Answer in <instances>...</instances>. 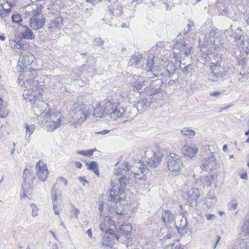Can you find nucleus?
<instances>
[{
    "label": "nucleus",
    "instance_id": "ea45409f",
    "mask_svg": "<svg viewBox=\"0 0 249 249\" xmlns=\"http://www.w3.org/2000/svg\"><path fill=\"white\" fill-rule=\"evenodd\" d=\"M206 216L207 219L208 220H213L215 217L214 214H206Z\"/></svg>",
    "mask_w": 249,
    "mask_h": 249
},
{
    "label": "nucleus",
    "instance_id": "473e14b6",
    "mask_svg": "<svg viewBox=\"0 0 249 249\" xmlns=\"http://www.w3.org/2000/svg\"><path fill=\"white\" fill-rule=\"evenodd\" d=\"M243 231L246 232L249 235V222H245L242 226Z\"/></svg>",
    "mask_w": 249,
    "mask_h": 249
},
{
    "label": "nucleus",
    "instance_id": "a18cd8bd",
    "mask_svg": "<svg viewBox=\"0 0 249 249\" xmlns=\"http://www.w3.org/2000/svg\"><path fill=\"white\" fill-rule=\"evenodd\" d=\"M77 154L82 156H87V152L86 151H77Z\"/></svg>",
    "mask_w": 249,
    "mask_h": 249
},
{
    "label": "nucleus",
    "instance_id": "680f3d73",
    "mask_svg": "<svg viewBox=\"0 0 249 249\" xmlns=\"http://www.w3.org/2000/svg\"><path fill=\"white\" fill-rule=\"evenodd\" d=\"M190 26H191V27H193H193H194V25L193 23V22H190L189 23V24H188V27H189H189H190Z\"/></svg>",
    "mask_w": 249,
    "mask_h": 249
},
{
    "label": "nucleus",
    "instance_id": "3c124183",
    "mask_svg": "<svg viewBox=\"0 0 249 249\" xmlns=\"http://www.w3.org/2000/svg\"><path fill=\"white\" fill-rule=\"evenodd\" d=\"M87 233L88 234V235L89 236V237H92V231H91V229H89L88 231H87Z\"/></svg>",
    "mask_w": 249,
    "mask_h": 249
},
{
    "label": "nucleus",
    "instance_id": "f257e3e1",
    "mask_svg": "<svg viewBox=\"0 0 249 249\" xmlns=\"http://www.w3.org/2000/svg\"><path fill=\"white\" fill-rule=\"evenodd\" d=\"M125 215L122 212L111 211L110 215L106 216L100 224L101 230L105 232L102 239L103 246H109L115 240H118L120 236H127L130 235L132 227L130 224H122L119 228L115 225V222L120 223L124 220Z\"/></svg>",
    "mask_w": 249,
    "mask_h": 249
},
{
    "label": "nucleus",
    "instance_id": "864d4df0",
    "mask_svg": "<svg viewBox=\"0 0 249 249\" xmlns=\"http://www.w3.org/2000/svg\"><path fill=\"white\" fill-rule=\"evenodd\" d=\"M103 208H104V204L103 203H101L100 206H99V210L101 212H103Z\"/></svg>",
    "mask_w": 249,
    "mask_h": 249
},
{
    "label": "nucleus",
    "instance_id": "58836bf2",
    "mask_svg": "<svg viewBox=\"0 0 249 249\" xmlns=\"http://www.w3.org/2000/svg\"><path fill=\"white\" fill-rule=\"evenodd\" d=\"M53 210L55 214L58 215L59 213V210L58 207L56 205L53 206Z\"/></svg>",
    "mask_w": 249,
    "mask_h": 249
},
{
    "label": "nucleus",
    "instance_id": "f704fd0d",
    "mask_svg": "<svg viewBox=\"0 0 249 249\" xmlns=\"http://www.w3.org/2000/svg\"><path fill=\"white\" fill-rule=\"evenodd\" d=\"M82 113L84 117L83 118L81 117L80 119H78V122L80 123H82L85 121L87 119V118L88 117V114L87 112L83 111Z\"/></svg>",
    "mask_w": 249,
    "mask_h": 249
},
{
    "label": "nucleus",
    "instance_id": "39448f33",
    "mask_svg": "<svg viewBox=\"0 0 249 249\" xmlns=\"http://www.w3.org/2000/svg\"><path fill=\"white\" fill-rule=\"evenodd\" d=\"M62 119V117L59 113L55 112L48 114L45 117L47 130L52 132L58 128L61 125Z\"/></svg>",
    "mask_w": 249,
    "mask_h": 249
},
{
    "label": "nucleus",
    "instance_id": "5701e85b",
    "mask_svg": "<svg viewBox=\"0 0 249 249\" xmlns=\"http://www.w3.org/2000/svg\"><path fill=\"white\" fill-rule=\"evenodd\" d=\"M218 35L219 34L217 33L215 31L213 30H211V31H210L209 37H206L207 41L210 42L211 43L215 44V38H217Z\"/></svg>",
    "mask_w": 249,
    "mask_h": 249
},
{
    "label": "nucleus",
    "instance_id": "4d7b16f0",
    "mask_svg": "<svg viewBox=\"0 0 249 249\" xmlns=\"http://www.w3.org/2000/svg\"><path fill=\"white\" fill-rule=\"evenodd\" d=\"M220 237H218V239H217V240L216 241L215 245H214V246L213 247V249H215L217 246V244H218V242L219 241L220 239Z\"/></svg>",
    "mask_w": 249,
    "mask_h": 249
},
{
    "label": "nucleus",
    "instance_id": "9d476101",
    "mask_svg": "<svg viewBox=\"0 0 249 249\" xmlns=\"http://www.w3.org/2000/svg\"><path fill=\"white\" fill-rule=\"evenodd\" d=\"M163 157L162 154L159 150L153 153L152 156L148 160L147 164L150 167H156L160 163Z\"/></svg>",
    "mask_w": 249,
    "mask_h": 249
},
{
    "label": "nucleus",
    "instance_id": "c756f323",
    "mask_svg": "<svg viewBox=\"0 0 249 249\" xmlns=\"http://www.w3.org/2000/svg\"><path fill=\"white\" fill-rule=\"evenodd\" d=\"M173 217L172 213L169 211H166L162 217V220L165 222L166 221L170 220Z\"/></svg>",
    "mask_w": 249,
    "mask_h": 249
},
{
    "label": "nucleus",
    "instance_id": "e2e57ef3",
    "mask_svg": "<svg viewBox=\"0 0 249 249\" xmlns=\"http://www.w3.org/2000/svg\"><path fill=\"white\" fill-rule=\"evenodd\" d=\"M245 135H246V136H248V135H249V129L248 130V131H247V132L245 133Z\"/></svg>",
    "mask_w": 249,
    "mask_h": 249
},
{
    "label": "nucleus",
    "instance_id": "20e7f679",
    "mask_svg": "<svg viewBox=\"0 0 249 249\" xmlns=\"http://www.w3.org/2000/svg\"><path fill=\"white\" fill-rule=\"evenodd\" d=\"M33 16L29 20V25L33 30H37L44 26L45 19L41 14V10L36 9L32 11Z\"/></svg>",
    "mask_w": 249,
    "mask_h": 249
},
{
    "label": "nucleus",
    "instance_id": "2eb2a0df",
    "mask_svg": "<svg viewBox=\"0 0 249 249\" xmlns=\"http://www.w3.org/2000/svg\"><path fill=\"white\" fill-rule=\"evenodd\" d=\"M22 30L20 33V37L25 39H34L35 36L33 32L27 26H22Z\"/></svg>",
    "mask_w": 249,
    "mask_h": 249
},
{
    "label": "nucleus",
    "instance_id": "6e6d98bb",
    "mask_svg": "<svg viewBox=\"0 0 249 249\" xmlns=\"http://www.w3.org/2000/svg\"><path fill=\"white\" fill-rule=\"evenodd\" d=\"M223 150L224 151V152H226L228 150V147H227V145H224L223 146Z\"/></svg>",
    "mask_w": 249,
    "mask_h": 249
},
{
    "label": "nucleus",
    "instance_id": "774afa93",
    "mask_svg": "<svg viewBox=\"0 0 249 249\" xmlns=\"http://www.w3.org/2000/svg\"><path fill=\"white\" fill-rule=\"evenodd\" d=\"M248 166L249 167V162L248 163Z\"/></svg>",
    "mask_w": 249,
    "mask_h": 249
},
{
    "label": "nucleus",
    "instance_id": "ddd939ff",
    "mask_svg": "<svg viewBox=\"0 0 249 249\" xmlns=\"http://www.w3.org/2000/svg\"><path fill=\"white\" fill-rule=\"evenodd\" d=\"M63 24V18L61 17H58L53 20H52L49 24L48 29L51 32L55 31L59 29Z\"/></svg>",
    "mask_w": 249,
    "mask_h": 249
},
{
    "label": "nucleus",
    "instance_id": "f03ea898",
    "mask_svg": "<svg viewBox=\"0 0 249 249\" xmlns=\"http://www.w3.org/2000/svg\"><path fill=\"white\" fill-rule=\"evenodd\" d=\"M167 166L170 172L178 175L183 168V164L176 154L170 153L167 157Z\"/></svg>",
    "mask_w": 249,
    "mask_h": 249
},
{
    "label": "nucleus",
    "instance_id": "c9c22d12",
    "mask_svg": "<svg viewBox=\"0 0 249 249\" xmlns=\"http://www.w3.org/2000/svg\"><path fill=\"white\" fill-rule=\"evenodd\" d=\"M96 151H97V149L96 148L92 149H89V150L86 151L87 157H90V156H91L93 155L94 152H95Z\"/></svg>",
    "mask_w": 249,
    "mask_h": 249
},
{
    "label": "nucleus",
    "instance_id": "052dcab7",
    "mask_svg": "<svg viewBox=\"0 0 249 249\" xmlns=\"http://www.w3.org/2000/svg\"><path fill=\"white\" fill-rule=\"evenodd\" d=\"M50 232L52 233V234L53 236L55 239H56V235H55V234H54V232H53V231H50Z\"/></svg>",
    "mask_w": 249,
    "mask_h": 249
},
{
    "label": "nucleus",
    "instance_id": "2f4dec72",
    "mask_svg": "<svg viewBox=\"0 0 249 249\" xmlns=\"http://www.w3.org/2000/svg\"><path fill=\"white\" fill-rule=\"evenodd\" d=\"M31 206L32 208V215L33 216H36L37 215L38 208L34 204H32Z\"/></svg>",
    "mask_w": 249,
    "mask_h": 249
},
{
    "label": "nucleus",
    "instance_id": "4be33fe9",
    "mask_svg": "<svg viewBox=\"0 0 249 249\" xmlns=\"http://www.w3.org/2000/svg\"><path fill=\"white\" fill-rule=\"evenodd\" d=\"M88 169L92 170L97 176L99 175V171L98 168V164L96 161H92L90 162L87 163Z\"/></svg>",
    "mask_w": 249,
    "mask_h": 249
},
{
    "label": "nucleus",
    "instance_id": "423d86ee",
    "mask_svg": "<svg viewBox=\"0 0 249 249\" xmlns=\"http://www.w3.org/2000/svg\"><path fill=\"white\" fill-rule=\"evenodd\" d=\"M36 174L38 180L42 182L45 181L49 174L47 164L42 160H39L36 164Z\"/></svg>",
    "mask_w": 249,
    "mask_h": 249
},
{
    "label": "nucleus",
    "instance_id": "5fc2aeb1",
    "mask_svg": "<svg viewBox=\"0 0 249 249\" xmlns=\"http://www.w3.org/2000/svg\"><path fill=\"white\" fill-rule=\"evenodd\" d=\"M237 203H234V204H231V207L234 209H236L237 208Z\"/></svg>",
    "mask_w": 249,
    "mask_h": 249
},
{
    "label": "nucleus",
    "instance_id": "b1692460",
    "mask_svg": "<svg viewBox=\"0 0 249 249\" xmlns=\"http://www.w3.org/2000/svg\"><path fill=\"white\" fill-rule=\"evenodd\" d=\"M129 170V166L127 162L123 163L121 165V167L118 168L117 170V173L116 174L120 175L123 174V171L125 172L128 171Z\"/></svg>",
    "mask_w": 249,
    "mask_h": 249
},
{
    "label": "nucleus",
    "instance_id": "cd10ccee",
    "mask_svg": "<svg viewBox=\"0 0 249 249\" xmlns=\"http://www.w3.org/2000/svg\"><path fill=\"white\" fill-rule=\"evenodd\" d=\"M11 18L12 21L16 23H19L22 20L21 16L19 13L14 14L12 15Z\"/></svg>",
    "mask_w": 249,
    "mask_h": 249
},
{
    "label": "nucleus",
    "instance_id": "8fccbe9b",
    "mask_svg": "<svg viewBox=\"0 0 249 249\" xmlns=\"http://www.w3.org/2000/svg\"><path fill=\"white\" fill-rule=\"evenodd\" d=\"M240 178L243 179H247L248 178V175L246 173H244L241 175Z\"/></svg>",
    "mask_w": 249,
    "mask_h": 249
},
{
    "label": "nucleus",
    "instance_id": "c85d7f7f",
    "mask_svg": "<svg viewBox=\"0 0 249 249\" xmlns=\"http://www.w3.org/2000/svg\"><path fill=\"white\" fill-rule=\"evenodd\" d=\"M240 247L242 249H249V239H242L240 242Z\"/></svg>",
    "mask_w": 249,
    "mask_h": 249
},
{
    "label": "nucleus",
    "instance_id": "a878e982",
    "mask_svg": "<svg viewBox=\"0 0 249 249\" xmlns=\"http://www.w3.org/2000/svg\"><path fill=\"white\" fill-rule=\"evenodd\" d=\"M25 128L26 134H28L29 137H30L35 129V125L34 124L29 125L26 124H25Z\"/></svg>",
    "mask_w": 249,
    "mask_h": 249
},
{
    "label": "nucleus",
    "instance_id": "72a5a7b5",
    "mask_svg": "<svg viewBox=\"0 0 249 249\" xmlns=\"http://www.w3.org/2000/svg\"><path fill=\"white\" fill-rule=\"evenodd\" d=\"M235 39L237 41V43L238 44H242L243 42V36H235Z\"/></svg>",
    "mask_w": 249,
    "mask_h": 249
},
{
    "label": "nucleus",
    "instance_id": "a19ab883",
    "mask_svg": "<svg viewBox=\"0 0 249 249\" xmlns=\"http://www.w3.org/2000/svg\"><path fill=\"white\" fill-rule=\"evenodd\" d=\"M221 93L219 91H213L210 93V95L213 96H218L221 95Z\"/></svg>",
    "mask_w": 249,
    "mask_h": 249
},
{
    "label": "nucleus",
    "instance_id": "f3484780",
    "mask_svg": "<svg viewBox=\"0 0 249 249\" xmlns=\"http://www.w3.org/2000/svg\"><path fill=\"white\" fill-rule=\"evenodd\" d=\"M148 172V169L144 165H142L139 167V170L135 173L134 177L138 179H145L146 174Z\"/></svg>",
    "mask_w": 249,
    "mask_h": 249
},
{
    "label": "nucleus",
    "instance_id": "bf43d9fd",
    "mask_svg": "<svg viewBox=\"0 0 249 249\" xmlns=\"http://www.w3.org/2000/svg\"><path fill=\"white\" fill-rule=\"evenodd\" d=\"M5 39V37L3 36H0V40L1 41H4Z\"/></svg>",
    "mask_w": 249,
    "mask_h": 249
},
{
    "label": "nucleus",
    "instance_id": "7c9ffc66",
    "mask_svg": "<svg viewBox=\"0 0 249 249\" xmlns=\"http://www.w3.org/2000/svg\"><path fill=\"white\" fill-rule=\"evenodd\" d=\"M8 115V111L6 109L5 107H0V119L5 118Z\"/></svg>",
    "mask_w": 249,
    "mask_h": 249
},
{
    "label": "nucleus",
    "instance_id": "393cba45",
    "mask_svg": "<svg viewBox=\"0 0 249 249\" xmlns=\"http://www.w3.org/2000/svg\"><path fill=\"white\" fill-rule=\"evenodd\" d=\"M216 176L211 174H209V175L207 176L205 178L206 185L208 186H210L211 184H212L216 179Z\"/></svg>",
    "mask_w": 249,
    "mask_h": 249
},
{
    "label": "nucleus",
    "instance_id": "603ef678",
    "mask_svg": "<svg viewBox=\"0 0 249 249\" xmlns=\"http://www.w3.org/2000/svg\"><path fill=\"white\" fill-rule=\"evenodd\" d=\"M246 21L248 25H249V13L247 14L246 16Z\"/></svg>",
    "mask_w": 249,
    "mask_h": 249
},
{
    "label": "nucleus",
    "instance_id": "bb28decb",
    "mask_svg": "<svg viewBox=\"0 0 249 249\" xmlns=\"http://www.w3.org/2000/svg\"><path fill=\"white\" fill-rule=\"evenodd\" d=\"M60 184H62L63 185L66 186L68 184V180L63 177L59 178L56 181V182L53 185V189L55 190L57 187V185Z\"/></svg>",
    "mask_w": 249,
    "mask_h": 249
},
{
    "label": "nucleus",
    "instance_id": "09e8293b",
    "mask_svg": "<svg viewBox=\"0 0 249 249\" xmlns=\"http://www.w3.org/2000/svg\"><path fill=\"white\" fill-rule=\"evenodd\" d=\"M79 180L82 184H83L84 185H85V182H87V181L82 177H79Z\"/></svg>",
    "mask_w": 249,
    "mask_h": 249
},
{
    "label": "nucleus",
    "instance_id": "0e129e2a",
    "mask_svg": "<svg viewBox=\"0 0 249 249\" xmlns=\"http://www.w3.org/2000/svg\"><path fill=\"white\" fill-rule=\"evenodd\" d=\"M219 213L221 215H222L224 214V213H225L224 212H219Z\"/></svg>",
    "mask_w": 249,
    "mask_h": 249
},
{
    "label": "nucleus",
    "instance_id": "1a4fd4ad",
    "mask_svg": "<svg viewBox=\"0 0 249 249\" xmlns=\"http://www.w3.org/2000/svg\"><path fill=\"white\" fill-rule=\"evenodd\" d=\"M174 50H178V52H174V57H177L178 55H182L184 54L185 55L187 56L190 53V49L184 43L177 42L174 46Z\"/></svg>",
    "mask_w": 249,
    "mask_h": 249
},
{
    "label": "nucleus",
    "instance_id": "37998d69",
    "mask_svg": "<svg viewBox=\"0 0 249 249\" xmlns=\"http://www.w3.org/2000/svg\"><path fill=\"white\" fill-rule=\"evenodd\" d=\"M74 165L77 168H81L82 166V163L79 161H76L74 163Z\"/></svg>",
    "mask_w": 249,
    "mask_h": 249
},
{
    "label": "nucleus",
    "instance_id": "e433bc0d",
    "mask_svg": "<svg viewBox=\"0 0 249 249\" xmlns=\"http://www.w3.org/2000/svg\"><path fill=\"white\" fill-rule=\"evenodd\" d=\"M218 9H219V12H220V14L224 15L226 13L227 10L225 9V7L223 8H222L220 5H219Z\"/></svg>",
    "mask_w": 249,
    "mask_h": 249
},
{
    "label": "nucleus",
    "instance_id": "a211bd4d",
    "mask_svg": "<svg viewBox=\"0 0 249 249\" xmlns=\"http://www.w3.org/2000/svg\"><path fill=\"white\" fill-rule=\"evenodd\" d=\"M23 178L25 182H32L35 179L33 172L27 168L24 170Z\"/></svg>",
    "mask_w": 249,
    "mask_h": 249
},
{
    "label": "nucleus",
    "instance_id": "9b49d317",
    "mask_svg": "<svg viewBox=\"0 0 249 249\" xmlns=\"http://www.w3.org/2000/svg\"><path fill=\"white\" fill-rule=\"evenodd\" d=\"M109 195L110 199L116 201H121L125 199L124 191L121 189L118 190L112 189L110 191Z\"/></svg>",
    "mask_w": 249,
    "mask_h": 249
},
{
    "label": "nucleus",
    "instance_id": "6e6552de",
    "mask_svg": "<svg viewBox=\"0 0 249 249\" xmlns=\"http://www.w3.org/2000/svg\"><path fill=\"white\" fill-rule=\"evenodd\" d=\"M210 68L211 73L210 74V79L212 81H217L220 78L223 77V72L221 64L216 65H210Z\"/></svg>",
    "mask_w": 249,
    "mask_h": 249
},
{
    "label": "nucleus",
    "instance_id": "49530a36",
    "mask_svg": "<svg viewBox=\"0 0 249 249\" xmlns=\"http://www.w3.org/2000/svg\"><path fill=\"white\" fill-rule=\"evenodd\" d=\"M109 132V130L105 129V130H104L103 131H101L97 132V134H107V133H108Z\"/></svg>",
    "mask_w": 249,
    "mask_h": 249
},
{
    "label": "nucleus",
    "instance_id": "69168bd1",
    "mask_svg": "<svg viewBox=\"0 0 249 249\" xmlns=\"http://www.w3.org/2000/svg\"><path fill=\"white\" fill-rule=\"evenodd\" d=\"M246 142L249 143V138L247 139Z\"/></svg>",
    "mask_w": 249,
    "mask_h": 249
},
{
    "label": "nucleus",
    "instance_id": "338daca9",
    "mask_svg": "<svg viewBox=\"0 0 249 249\" xmlns=\"http://www.w3.org/2000/svg\"><path fill=\"white\" fill-rule=\"evenodd\" d=\"M233 157V155H231L230 156V158L231 159V158H232Z\"/></svg>",
    "mask_w": 249,
    "mask_h": 249
},
{
    "label": "nucleus",
    "instance_id": "aec40b11",
    "mask_svg": "<svg viewBox=\"0 0 249 249\" xmlns=\"http://www.w3.org/2000/svg\"><path fill=\"white\" fill-rule=\"evenodd\" d=\"M208 58L210 59L211 65H216L217 64H221V63L222 59L218 54L215 55L210 53L209 54Z\"/></svg>",
    "mask_w": 249,
    "mask_h": 249
},
{
    "label": "nucleus",
    "instance_id": "79ce46f5",
    "mask_svg": "<svg viewBox=\"0 0 249 249\" xmlns=\"http://www.w3.org/2000/svg\"><path fill=\"white\" fill-rule=\"evenodd\" d=\"M233 106L232 104H230V105H229L228 106H226L225 107H222L220 108V112L222 111V110H226L227 109H228L229 108H230V107H232Z\"/></svg>",
    "mask_w": 249,
    "mask_h": 249
},
{
    "label": "nucleus",
    "instance_id": "6ab92c4d",
    "mask_svg": "<svg viewBox=\"0 0 249 249\" xmlns=\"http://www.w3.org/2000/svg\"><path fill=\"white\" fill-rule=\"evenodd\" d=\"M216 202V197L213 193H210L208 195L207 197L206 198L204 204L208 207H211L214 205Z\"/></svg>",
    "mask_w": 249,
    "mask_h": 249
},
{
    "label": "nucleus",
    "instance_id": "c03bdc74",
    "mask_svg": "<svg viewBox=\"0 0 249 249\" xmlns=\"http://www.w3.org/2000/svg\"><path fill=\"white\" fill-rule=\"evenodd\" d=\"M52 199L53 201H56L57 199V195L56 194V192L54 193L53 195L52 196Z\"/></svg>",
    "mask_w": 249,
    "mask_h": 249
},
{
    "label": "nucleus",
    "instance_id": "412c9836",
    "mask_svg": "<svg viewBox=\"0 0 249 249\" xmlns=\"http://www.w3.org/2000/svg\"><path fill=\"white\" fill-rule=\"evenodd\" d=\"M180 132L182 135L189 139L194 137L196 134L195 131L189 127L184 128Z\"/></svg>",
    "mask_w": 249,
    "mask_h": 249
},
{
    "label": "nucleus",
    "instance_id": "4c0bfd02",
    "mask_svg": "<svg viewBox=\"0 0 249 249\" xmlns=\"http://www.w3.org/2000/svg\"><path fill=\"white\" fill-rule=\"evenodd\" d=\"M15 47L18 49H23V45L20 43L19 42H16Z\"/></svg>",
    "mask_w": 249,
    "mask_h": 249
},
{
    "label": "nucleus",
    "instance_id": "7ed1b4c3",
    "mask_svg": "<svg viewBox=\"0 0 249 249\" xmlns=\"http://www.w3.org/2000/svg\"><path fill=\"white\" fill-rule=\"evenodd\" d=\"M104 111L109 114L110 117L114 119L120 118L124 113V109L120 106V103H115L108 100L105 102Z\"/></svg>",
    "mask_w": 249,
    "mask_h": 249
},
{
    "label": "nucleus",
    "instance_id": "4468645a",
    "mask_svg": "<svg viewBox=\"0 0 249 249\" xmlns=\"http://www.w3.org/2000/svg\"><path fill=\"white\" fill-rule=\"evenodd\" d=\"M108 11L111 15L119 16L123 13V8L118 2H115L109 6Z\"/></svg>",
    "mask_w": 249,
    "mask_h": 249
},
{
    "label": "nucleus",
    "instance_id": "dca6fc26",
    "mask_svg": "<svg viewBox=\"0 0 249 249\" xmlns=\"http://www.w3.org/2000/svg\"><path fill=\"white\" fill-rule=\"evenodd\" d=\"M216 165V159L214 156V154L210 152V155H208V157L205 158V163L203 164V166H207L210 170H212Z\"/></svg>",
    "mask_w": 249,
    "mask_h": 249
},
{
    "label": "nucleus",
    "instance_id": "f8f14e48",
    "mask_svg": "<svg viewBox=\"0 0 249 249\" xmlns=\"http://www.w3.org/2000/svg\"><path fill=\"white\" fill-rule=\"evenodd\" d=\"M182 152L185 156L194 157L197 152V148L195 146L185 144L182 148Z\"/></svg>",
    "mask_w": 249,
    "mask_h": 249
},
{
    "label": "nucleus",
    "instance_id": "de8ad7c7",
    "mask_svg": "<svg viewBox=\"0 0 249 249\" xmlns=\"http://www.w3.org/2000/svg\"><path fill=\"white\" fill-rule=\"evenodd\" d=\"M174 249H184V248L181 245L178 244L174 247Z\"/></svg>",
    "mask_w": 249,
    "mask_h": 249
},
{
    "label": "nucleus",
    "instance_id": "0eeeda50",
    "mask_svg": "<svg viewBox=\"0 0 249 249\" xmlns=\"http://www.w3.org/2000/svg\"><path fill=\"white\" fill-rule=\"evenodd\" d=\"M14 5V0H0V18L8 17Z\"/></svg>",
    "mask_w": 249,
    "mask_h": 249
},
{
    "label": "nucleus",
    "instance_id": "13d9d810",
    "mask_svg": "<svg viewBox=\"0 0 249 249\" xmlns=\"http://www.w3.org/2000/svg\"><path fill=\"white\" fill-rule=\"evenodd\" d=\"M87 2H91L92 3V4H94L96 2V0H87Z\"/></svg>",
    "mask_w": 249,
    "mask_h": 249
}]
</instances>
